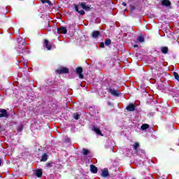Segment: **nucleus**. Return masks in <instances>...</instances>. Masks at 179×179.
<instances>
[{"label": "nucleus", "instance_id": "nucleus-1", "mask_svg": "<svg viewBox=\"0 0 179 179\" xmlns=\"http://www.w3.org/2000/svg\"><path fill=\"white\" fill-rule=\"evenodd\" d=\"M106 90L108 93H110L112 96L115 97H120V92H118V87L114 88L113 85H110L109 87H106Z\"/></svg>", "mask_w": 179, "mask_h": 179}, {"label": "nucleus", "instance_id": "nucleus-2", "mask_svg": "<svg viewBox=\"0 0 179 179\" xmlns=\"http://www.w3.org/2000/svg\"><path fill=\"white\" fill-rule=\"evenodd\" d=\"M130 13H132L138 6H139L140 3L138 1L133 0V1H129Z\"/></svg>", "mask_w": 179, "mask_h": 179}, {"label": "nucleus", "instance_id": "nucleus-3", "mask_svg": "<svg viewBox=\"0 0 179 179\" xmlns=\"http://www.w3.org/2000/svg\"><path fill=\"white\" fill-rule=\"evenodd\" d=\"M133 148H134V153H136V155H139V153H144L145 151L142 149H139L138 150V148H139V143L138 142H135L133 145Z\"/></svg>", "mask_w": 179, "mask_h": 179}, {"label": "nucleus", "instance_id": "nucleus-4", "mask_svg": "<svg viewBox=\"0 0 179 179\" xmlns=\"http://www.w3.org/2000/svg\"><path fill=\"white\" fill-rule=\"evenodd\" d=\"M162 6H165L168 9H171V1L170 0H160Z\"/></svg>", "mask_w": 179, "mask_h": 179}, {"label": "nucleus", "instance_id": "nucleus-5", "mask_svg": "<svg viewBox=\"0 0 179 179\" xmlns=\"http://www.w3.org/2000/svg\"><path fill=\"white\" fill-rule=\"evenodd\" d=\"M56 73L59 75H64L65 73H69V69L66 67H62L59 69L56 70Z\"/></svg>", "mask_w": 179, "mask_h": 179}, {"label": "nucleus", "instance_id": "nucleus-6", "mask_svg": "<svg viewBox=\"0 0 179 179\" xmlns=\"http://www.w3.org/2000/svg\"><path fill=\"white\" fill-rule=\"evenodd\" d=\"M76 73L78 74V78L80 79H83V78H85L83 76V69L82 67H80V66L77 67L76 69Z\"/></svg>", "mask_w": 179, "mask_h": 179}, {"label": "nucleus", "instance_id": "nucleus-7", "mask_svg": "<svg viewBox=\"0 0 179 179\" xmlns=\"http://www.w3.org/2000/svg\"><path fill=\"white\" fill-rule=\"evenodd\" d=\"M0 113H0V118H8V117H9L6 109H1Z\"/></svg>", "mask_w": 179, "mask_h": 179}, {"label": "nucleus", "instance_id": "nucleus-8", "mask_svg": "<svg viewBox=\"0 0 179 179\" xmlns=\"http://www.w3.org/2000/svg\"><path fill=\"white\" fill-rule=\"evenodd\" d=\"M57 33L59 34H66V33H68V29H66V27L62 26L57 29Z\"/></svg>", "mask_w": 179, "mask_h": 179}, {"label": "nucleus", "instance_id": "nucleus-9", "mask_svg": "<svg viewBox=\"0 0 179 179\" xmlns=\"http://www.w3.org/2000/svg\"><path fill=\"white\" fill-rule=\"evenodd\" d=\"M73 6L75 8L76 12H78V13H79V15H81V16H83V15L85 14V10H79V6H78V4L74 3Z\"/></svg>", "mask_w": 179, "mask_h": 179}, {"label": "nucleus", "instance_id": "nucleus-10", "mask_svg": "<svg viewBox=\"0 0 179 179\" xmlns=\"http://www.w3.org/2000/svg\"><path fill=\"white\" fill-rule=\"evenodd\" d=\"M43 43L48 51H50L52 48V45L50 44V41H48V39H45Z\"/></svg>", "mask_w": 179, "mask_h": 179}, {"label": "nucleus", "instance_id": "nucleus-11", "mask_svg": "<svg viewBox=\"0 0 179 179\" xmlns=\"http://www.w3.org/2000/svg\"><path fill=\"white\" fill-rule=\"evenodd\" d=\"M17 51L18 54H22L23 55H27V54H29V50H26L24 48H19Z\"/></svg>", "mask_w": 179, "mask_h": 179}, {"label": "nucleus", "instance_id": "nucleus-12", "mask_svg": "<svg viewBox=\"0 0 179 179\" xmlns=\"http://www.w3.org/2000/svg\"><path fill=\"white\" fill-rule=\"evenodd\" d=\"M80 7L82 8V9H84V10H87V11H89L90 10V6H87L86 3H85V2H81L80 3Z\"/></svg>", "mask_w": 179, "mask_h": 179}, {"label": "nucleus", "instance_id": "nucleus-13", "mask_svg": "<svg viewBox=\"0 0 179 179\" xmlns=\"http://www.w3.org/2000/svg\"><path fill=\"white\" fill-rule=\"evenodd\" d=\"M92 131L96 134L100 135L101 136H103V134H101V130H100L99 128L96 127V126L92 127Z\"/></svg>", "mask_w": 179, "mask_h": 179}, {"label": "nucleus", "instance_id": "nucleus-14", "mask_svg": "<svg viewBox=\"0 0 179 179\" xmlns=\"http://www.w3.org/2000/svg\"><path fill=\"white\" fill-rule=\"evenodd\" d=\"M136 106L133 103H130L129 106H127L126 110L127 111L131 112V111H135Z\"/></svg>", "mask_w": 179, "mask_h": 179}, {"label": "nucleus", "instance_id": "nucleus-15", "mask_svg": "<svg viewBox=\"0 0 179 179\" xmlns=\"http://www.w3.org/2000/svg\"><path fill=\"white\" fill-rule=\"evenodd\" d=\"M103 178H107L108 176H110V173H108V169H104L101 174Z\"/></svg>", "mask_w": 179, "mask_h": 179}, {"label": "nucleus", "instance_id": "nucleus-16", "mask_svg": "<svg viewBox=\"0 0 179 179\" xmlns=\"http://www.w3.org/2000/svg\"><path fill=\"white\" fill-rule=\"evenodd\" d=\"M90 167L91 173H93V174H97V171H99V169H97V167H96V166L91 164Z\"/></svg>", "mask_w": 179, "mask_h": 179}, {"label": "nucleus", "instance_id": "nucleus-17", "mask_svg": "<svg viewBox=\"0 0 179 179\" xmlns=\"http://www.w3.org/2000/svg\"><path fill=\"white\" fill-rule=\"evenodd\" d=\"M99 36H100V31H93L92 33V38H97V37H99Z\"/></svg>", "mask_w": 179, "mask_h": 179}, {"label": "nucleus", "instance_id": "nucleus-18", "mask_svg": "<svg viewBox=\"0 0 179 179\" xmlns=\"http://www.w3.org/2000/svg\"><path fill=\"white\" fill-rule=\"evenodd\" d=\"M35 175L38 178H41L43 177V171L41 169L36 170Z\"/></svg>", "mask_w": 179, "mask_h": 179}, {"label": "nucleus", "instance_id": "nucleus-19", "mask_svg": "<svg viewBox=\"0 0 179 179\" xmlns=\"http://www.w3.org/2000/svg\"><path fill=\"white\" fill-rule=\"evenodd\" d=\"M137 41H138V43H145V37L142 35L138 36L137 37Z\"/></svg>", "mask_w": 179, "mask_h": 179}, {"label": "nucleus", "instance_id": "nucleus-20", "mask_svg": "<svg viewBox=\"0 0 179 179\" xmlns=\"http://www.w3.org/2000/svg\"><path fill=\"white\" fill-rule=\"evenodd\" d=\"M161 52H162V54H168L169 53V48L167 46L161 48Z\"/></svg>", "mask_w": 179, "mask_h": 179}, {"label": "nucleus", "instance_id": "nucleus-21", "mask_svg": "<svg viewBox=\"0 0 179 179\" xmlns=\"http://www.w3.org/2000/svg\"><path fill=\"white\" fill-rule=\"evenodd\" d=\"M47 160H48V155H47V153H44L42 155V157L41 159V162H47Z\"/></svg>", "mask_w": 179, "mask_h": 179}, {"label": "nucleus", "instance_id": "nucleus-22", "mask_svg": "<svg viewBox=\"0 0 179 179\" xmlns=\"http://www.w3.org/2000/svg\"><path fill=\"white\" fill-rule=\"evenodd\" d=\"M83 156H87L88 155H90V150L83 148L82 150Z\"/></svg>", "mask_w": 179, "mask_h": 179}, {"label": "nucleus", "instance_id": "nucleus-23", "mask_svg": "<svg viewBox=\"0 0 179 179\" xmlns=\"http://www.w3.org/2000/svg\"><path fill=\"white\" fill-rule=\"evenodd\" d=\"M148 128H149V124H142L141 129L142 131H146V129H148Z\"/></svg>", "mask_w": 179, "mask_h": 179}, {"label": "nucleus", "instance_id": "nucleus-24", "mask_svg": "<svg viewBox=\"0 0 179 179\" xmlns=\"http://www.w3.org/2000/svg\"><path fill=\"white\" fill-rule=\"evenodd\" d=\"M105 45H106L107 47H108V45H111V39L106 38L105 40Z\"/></svg>", "mask_w": 179, "mask_h": 179}, {"label": "nucleus", "instance_id": "nucleus-25", "mask_svg": "<svg viewBox=\"0 0 179 179\" xmlns=\"http://www.w3.org/2000/svg\"><path fill=\"white\" fill-rule=\"evenodd\" d=\"M42 3H48V5L52 6V3L50 0H41Z\"/></svg>", "mask_w": 179, "mask_h": 179}, {"label": "nucleus", "instance_id": "nucleus-26", "mask_svg": "<svg viewBox=\"0 0 179 179\" xmlns=\"http://www.w3.org/2000/svg\"><path fill=\"white\" fill-rule=\"evenodd\" d=\"M24 127L23 126V124H20L17 128V132H22V131H23V128Z\"/></svg>", "mask_w": 179, "mask_h": 179}, {"label": "nucleus", "instance_id": "nucleus-27", "mask_svg": "<svg viewBox=\"0 0 179 179\" xmlns=\"http://www.w3.org/2000/svg\"><path fill=\"white\" fill-rule=\"evenodd\" d=\"M52 164H54V163L52 161L50 162H47L46 167H48V169H51V167H52Z\"/></svg>", "mask_w": 179, "mask_h": 179}, {"label": "nucleus", "instance_id": "nucleus-28", "mask_svg": "<svg viewBox=\"0 0 179 179\" xmlns=\"http://www.w3.org/2000/svg\"><path fill=\"white\" fill-rule=\"evenodd\" d=\"M73 118L76 120H79V118H80V115H79L78 113H76L73 114Z\"/></svg>", "mask_w": 179, "mask_h": 179}, {"label": "nucleus", "instance_id": "nucleus-29", "mask_svg": "<svg viewBox=\"0 0 179 179\" xmlns=\"http://www.w3.org/2000/svg\"><path fill=\"white\" fill-rule=\"evenodd\" d=\"M173 76L178 82H179V75L177 73V72H173Z\"/></svg>", "mask_w": 179, "mask_h": 179}, {"label": "nucleus", "instance_id": "nucleus-30", "mask_svg": "<svg viewBox=\"0 0 179 179\" xmlns=\"http://www.w3.org/2000/svg\"><path fill=\"white\" fill-rule=\"evenodd\" d=\"M19 44H21L22 45H26V41H24V39H22L21 41H18Z\"/></svg>", "mask_w": 179, "mask_h": 179}, {"label": "nucleus", "instance_id": "nucleus-31", "mask_svg": "<svg viewBox=\"0 0 179 179\" xmlns=\"http://www.w3.org/2000/svg\"><path fill=\"white\" fill-rule=\"evenodd\" d=\"M99 47L101 48H104L106 47V45L104 44V43L101 42L100 44H99Z\"/></svg>", "mask_w": 179, "mask_h": 179}, {"label": "nucleus", "instance_id": "nucleus-32", "mask_svg": "<svg viewBox=\"0 0 179 179\" xmlns=\"http://www.w3.org/2000/svg\"><path fill=\"white\" fill-rule=\"evenodd\" d=\"M64 141L66 142L67 143H69V142H71V139L69 138H67L64 139Z\"/></svg>", "mask_w": 179, "mask_h": 179}, {"label": "nucleus", "instance_id": "nucleus-33", "mask_svg": "<svg viewBox=\"0 0 179 179\" xmlns=\"http://www.w3.org/2000/svg\"><path fill=\"white\" fill-rule=\"evenodd\" d=\"M133 47L134 48H138V47H139L137 44H135V45H133Z\"/></svg>", "mask_w": 179, "mask_h": 179}, {"label": "nucleus", "instance_id": "nucleus-34", "mask_svg": "<svg viewBox=\"0 0 179 179\" xmlns=\"http://www.w3.org/2000/svg\"><path fill=\"white\" fill-rule=\"evenodd\" d=\"M122 5H123V6H127V3L123 2V3H122Z\"/></svg>", "mask_w": 179, "mask_h": 179}, {"label": "nucleus", "instance_id": "nucleus-35", "mask_svg": "<svg viewBox=\"0 0 179 179\" xmlns=\"http://www.w3.org/2000/svg\"><path fill=\"white\" fill-rule=\"evenodd\" d=\"M2 165V159L0 158V166Z\"/></svg>", "mask_w": 179, "mask_h": 179}, {"label": "nucleus", "instance_id": "nucleus-36", "mask_svg": "<svg viewBox=\"0 0 179 179\" xmlns=\"http://www.w3.org/2000/svg\"><path fill=\"white\" fill-rule=\"evenodd\" d=\"M108 106H111V102H108Z\"/></svg>", "mask_w": 179, "mask_h": 179}]
</instances>
